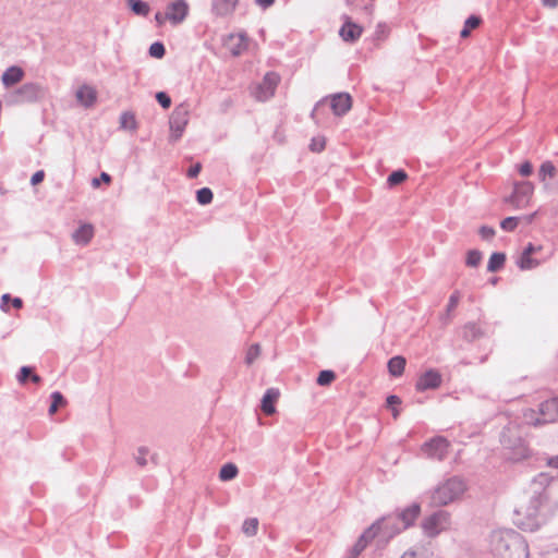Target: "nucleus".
Returning a JSON list of instances; mask_svg holds the SVG:
<instances>
[{
    "label": "nucleus",
    "instance_id": "f257e3e1",
    "mask_svg": "<svg viewBox=\"0 0 558 558\" xmlns=\"http://www.w3.org/2000/svg\"><path fill=\"white\" fill-rule=\"evenodd\" d=\"M554 476L537 474L530 485L529 501L515 510L517 524L525 531H535L558 512V499L554 496Z\"/></svg>",
    "mask_w": 558,
    "mask_h": 558
},
{
    "label": "nucleus",
    "instance_id": "f03ea898",
    "mask_svg": "<svg viewBox=\"0 0 558 558\" xmlns=\"http://www.w3.org/2000/svg\"><path fill=\"white\" fill-rule=\"evenodd\" d=\"M489 548L494 558H529L530 555L527 542L514 530L494 531Z\"/></svg>",
    "mask_w": 558,
    "mask_h": 558
},
{
    "label": "nucleus",
    "instance_id": "7ed1b4c3",
    "mask_svg": "<svg viewBox=\"0 0 558 558\" xmlns=\"http://www.w3.org/2000/svg\"><path fill=\"white\" fill-rule=\"evenodd\" d=\"M500 444L506 459L519 462L529 457L530 450L523 439L521 427L515 423H509L500 433Z\"/></svg>",
    "mask_w": 558,
    "mask_h": 558
},
{
    "label": "nucleus",
    "instance_id": "20e7f679",
    "mask_svg": "<svg viewBox=\"0 0 558 558\" xmlns=\"http://www.w3.org/2000/svg\"><path fill=\"white\" fill-rule=\"evenodd\" d=\"M465 489L464 481L458 476H452L436 487L432 500L435 505L446 506L458 499Z\"/></svg>",
    "mask_w": 558,
    "mask_h": 558
},
{
    "label": "nucleus",
    "instance_id": "39448f33",
    "mask_svg": "<svg viewBox=\"0 0 558 558\" xmlns=\"http://www.w3.org/2000/svg\"><path fill=\"white\" fill-rule=\"evenodd\" d=\"M524 420L533 426H542L558 421V398H551L542 402L538 410H527Z\"/></svg>",
    "mask_w": 558,
    "mask_h": 558
},
{
    "label": "nucleus",
    "instance_id": "423d86ee",
    "mask_svg": "<svg viewBox=\"0 0 558 558\" xmlns=\"http://www.w3.org/2000/svg\"><path fill=\"white\" fill-rule=\"evenodd\" d=\"M44 96V88L37 83H25L13 92L9 98L8 104L19 105L24 102H34Z\"/></svg>",
    "mask_w": 558,
    "mask_h": 558
},
{
    "label": "nucleus",
    "instance_id": "0eeeda50",
    "mask_svg": "<svg viewBox=\"0 0 558 558\" xmlns=\"http://www.w3.org/2000/svg\"><path fill=\"white\" fill-rule=\"evenodd\" d=\"M189 106L184 102L177 106L172 111L169 119L171 142H177L182 137L183 132L189 123Z\"/></svg>",
    "mask_w": 558,
    "mask_h": 558
},
{
    "label": "nucleus",
    "instance_id": "6e6552de",
    "mask_svg": "<svg viewBox=\"0 0 558 558\" xmlns=\"http://www.w3.org/2000/svg\"><path fill=\"white\" fill-rule=\"evenodd\" d=\"M534 193V184L530 181L514 182L511 195L506 202L512 204L515 208H524L529 205Z\"/></svg>",
    "mask_w": 558,
    "mask_h": 558
},
{
    "label": "nucleus",
    "instance_id": "1a4fd4ad",
    "mask_svg": "<svg viewBox=\"0 0 558 558\" xmlns=\"http://www.w3.org/2000/svg\"><path fill=\"white\" fill-rule=\"evenodd\" d=\"M449 441L442 436H435L422 445V452L429 459L442 461L449 450Z\"/></svg>",
    "mask_w": 558,
    "mask_h": 558
},
{
    "label": "nucleus",
    "instance_id": "9d476101",
    "mask_svg": "<svg viewBox=\"0 0 558 558\" xmlns=\"http://www.w3.org/2000/svg\"><path fill=\"white\" fill-rule=\"evenodd\" d=\"M449 525V513L438 510L424 519L422 527L427 536L434 537Z\"/></svg>",
    "mask_w": 558,
    "mask_h": 558
},
{
    "label": "nucleus",
    "instance_id": "9b49d317",
    "mask_svg": "<svg viewBox=\"0 0 558 558\" xmlns=\"http://www.w3.org/2000/svg\"><path fill=\"white\" fill-rule=\"evenodd\" d=\"M280 76L276 72H267L263 81L255 87L254 96L258 101L268 100L274 96Z\"/></svg>",
    "mask_w": 558,
    "mask_h": 558
},
{
    "label": "nucleus",
    "instance_id": "f8f14e48",
    "mask_svg": "<svg viewBox=\"0 0 558 558\" xmlns=\"http://www.w3.org/2000/svg\"><path fill=\"white\" fill-rule=\"evenodd\" d=\"M395 518H398L396 512L381 517L374 522L379 524L378 535H381L386 539H390L405 530L401 526V521L393 520Z\"/></svg>",
    "mask_w": 558,
    "mask_h": 558
},
{
    "label": "nucleus",
    "instance_id": "ddd939ff",
    "mask_svg": "<svg viewBox=\"0 0 558 558\" xmlns=\"http://www.w3.org/2000/svg\"><path fill=\"white\" fill-rule=\"evenodd\" d=\"M378 523H373L367 527L350 549L347 558H356L366 548L368 543L378 535Z\"/></svg>",
    "mask_w": 558,
    "mask_h": 558
},
{
    "label": "nucleus",
    "instance_id": "4468645a",
    "mask_svg": "<svg viewBox=\"0 0 558 558\" xmlns=\"http://www.w3.org/2000/svg\"><path fill=\"white\" fill-rule=\"evenodd\" d=\"M168 21L172 25L181 24L189 14V4L185 0H175L167 7Z\"/></svg>",
    "mask_w": 558,
    "mask_h": 558
},
{
    "label": "nucleus",
    "instance_id": "2eb2a0df",
    "mask_svg": "<svg viewBox=\"0 0 558 558\" xmlns=\"http://www.w3.org/2000/svg\"><path fill=\"white\" fill-rule=\"evenodd\" d=\"M441 384V375L437 369L430 368L424 372L416 380L415 388L417 391L436 389Z\"/></svg>",
    "mask_w": 558,
    "mask_h": 558
},
{
    "label": "nucleus",
    "instance_id": "dca6fc26",
    "mask_svg": "<svg viewBox=\"0 0 558 558\" xmlns=\"http://www.w3.org/2000/svg\"><path fill=\"white\" fill-rule=\"evenodd\" d=\"M329 107L335 116H344L352 107V98L348 93H338L330 97Z\"/></svg>",
    "mask_w": 558,
    "mask_h": 558
},
{
    "label": "nucleus",
    "instance_id": "f3484780",
    "mask_svg": "<svg viewBox=\"0 0 558 558\" xmlns=\"http://www.w3.org/2000/svg\"><path fill=\"white\" fill-rule=\"evenodd\" d=\"M420 513H421L420 504L413 502L410 506H408L401 510H397L396 514L398 515V518H395L393 520H397V521L400 520L401 526L407 530L414 524V522L418 518Z\"/></svg>",
    "mask_w": 558,
    "mask_h": 558
},
{
    "label": "nucleus",
    "instance_id": "a211bd4d",
    "mask_svg": "<svg viewBox=\"0 0 558 558\" xmlns=\"http://www.w3.org/2000/svg\"><path fill=\"white\" fill-rule=\"evenodd\" d=\"M362 33V26L352 22L350 17L345 19L344 23L339 29V35L342 40L350 44L355 43L361 37Z\"/></svg>",
    "mask_w": 558,
    "mask_h": 558
},
{
    "label": "nucleus",
    "instance_id": "6ab92c4d",
    "mask_svg": "<svg viewBox=\"0 0 558 558\" xmlns=\"http://www.w3.org/2000/svg\"><path fill=\"white\" fill-rule=\"evenodd\" d=\"M485 335L486 332L481 325L474 322L466 323L461 329V337L468 342L476 341Z\"/></svg>",
    "mask_w": 558,
    "mask_h": 558
},
{
    "label": "nucleus",
    "instance_id": "aec40b11",
    "mask_svg": "<svg viewBox=\"0 0 558 558\" xmlns=\"http://www.w3.org/2000/svg\"><path fill=\"white\" fill-rule=\"evenodd\" d=\"M75 97L82 106L89 108L96 102L97 93L95 88L85 84L76 90Z\"/></svg>",
    "mask_w": 558,
    "mask_h": 558
},
{
    "label": "nucleus",
    "instance_id": "412c9836",
    "mask_svg": "<svg viewBox=\"0 0 558 558\" xmlns=\"http://www.w3.org/2000/svg\"><path fill=\"white\" fill-rule=\"evenodd\" d=\"M279 398V391L275 388H269L264 393L260 401V409L266 415H271L276 412L275 403Z\"/></svg>",
    "mask_w": 558,
    "mask_h": 558
},
{
    "label": "nucleus",
    "instance_id": "4be33fe9",
    "mask_svg": "<svg viewBox=\"0 0 558 558\" xmlns=\"http://www.w3.org/2000/svg\"><path fill=\"white\" fill-rule=\"evenodd\" d=\"M94 236V227L90 223L81 225L72 234L77 245H87Z\"/></svg>",
    "mask_w": 558,
    "mask_h": 558
},
{
    "label": "nucleus",
    "instance_id": "5701e85b",
    "mask_svg": "<svg viewBox=\"0 0 558 558\" xmlns=\"http://www.w3.org/2000/svg\"><path fill=\"white\" fill-rule=\"evenodd\" d=\"M23 76V70L20 66L12 65L3 72L1 80L5 87H11L17 84Z\"/></svg>",
    "mask_w": 558,
    "mask_h": 558
},
{
    "label": "nucleus",
    "instance_id": "b1692460",
    "mask_svg": "<svg viewBox=\"0 0 558 558\" xmlns=\"http://www.w3.org/2000/svg\"><path fill=\"white\" fill-rule=\"evenodd\" d=\"M239 0H213L211 10L217 16L232 13Z\"/></svg>",
    "mask_w": 558,
    "mask_h": 558
},
{
    "label": "nucleus",
    "instance_id": "393cba45",
    "mask_svg": "<svg viewBox=\"0 0 558 558\" xmlns=\"http://www.w3.org/2000/svg\"><path fill=\"white\" fill-rule=\"evenodd\" d=\"M407 361L401 355H396L388 361V372L393 377H399L403 374Z\"/></svg>",
    "mask_w": 558,
    "mask_h": 558
},
{
    "label": "nucleus",
    "instance_id": "a878e982",
    "mask_svg": "<svg viewBox=\"0 0 558 558\" xmlns=\"http://www.w3.org/2000/svg\"><path fill=\"white\" fill-rule=\"evenodd\" d=\"M130 10L138 16H147L150 12V7L143 0H125Z\"/></svg>",
    "mask_w": 558,
    "mask_h": 558
},
{
    "label": "nucleus",
    "instance_id": "bb28decb",
    "mask_svg": "<svg viewBox=\"0 0 558 558\" xmlns=\"http://www.w3.org/2000/svg\"><path fill=\"white\" fill-rule=\"evenodd\" d=\"M506 262V254L501 252H495L490 255L488 264H487V270L489 272H496L500 270Z\"/></svg>",
    "mask_w": 558,
    "mask_h": 558
},
{
    "label": "nucleus",
    "instance_id": "cd10ccee",
    "mask_svg": "<svg viewBox=\"0 0 558 558\" xmlns=\"http://www.w3.org/2000/svg\"><path fill=\"white\" fill-rule=\"evenodd\" d=\"M238 473V466L232 462H228L221 466L219 471V478L223 482H228L235 478Z\"/></svg>",
    "mask_w": 558,
    "mask_h": 558
},
{
    "label": "nucleus",
    "instance_id": "c85d7f7f",
    "mask_svg": "<svg viewBox=\"0 0 558 558\" xmlns=\"http://www.w3.org/2000/svg\"><path fill=\"white\" fill-rule=\"evenodd\" d=\"M555 174H556V167L554 166V163L551 161L547 160L541 165L539 170H538L539 181L546 182L547 178H554Z\"/></svg>",
    "mask_w": 558,
    "mask_h": 558
},
{
    "label": "nucleus",
    "instance_id": "c756f323",
    "mask_svg": "<svg viewBox=\"0 0 558 558\" xmlns=\"http://www.w3.org/2000/svg\"><path fill=\"white\" fill-rule=\"evenodd\" d=\"M408 179V174L404 170L398 169L392 171L387 178V184L389 186H396L403 183Z\"/></svg>",
    "mask_w": 558,
    "mask_h": 558
},
{
    "label": "nucleus",
    "instance_id": "7c9ffc66",
    "mask_svg": "<svg viewBox=\"0 0 558 558\" xmlns=\"http://www.w3.org/2000/svg\"><path fill=\"white\" fill-rule=\"evenodd\" d=\"M120 125L122 129H128V130H133V131L136 130L137 123H136L135 116L129 111L123 112L120 116Z\"/></svg>",
    "mask_w": 558,
    "mask_h": 558
},
{
    "label": "nucleus",
    "instance_id": "2f4dec72",
    "mask_svg": "<svg viewBox=\"0 0 558 558\" xmlns=\"http://www.w3.org/2000/svg\"><path fill=\"white\" fill-rule=\"evenodd\" d=\"M214 198L213 191L209 187H202L196 191V201L201 205H208Z\"/></svg>",
    "mask_w": 558,
    "mask_h": 558
},
{
    "label": "nucleus",
    "instance_id": "473e14b6",
    "mask_svg": "<svg viewBox=\"0 0 558 558\" xmlns=\"http://www.w3.org/2000/svg\"><path fill=\"white\" fill-rule=\"evenodd\" d=\"M51 398V404L49 407V413L53 414L57 412L59 407H62L65 404V398L60 391H53L50 396Z\"/></svg>",
    "mask_w": 558,
    "mask_h": 558
},
{
    "label": "nucleus",
    "instance_id": "72a5a7b5",
    "mask_svg": "<svg viewBox=\"0 0 558 558\" xmlns=\"http://www.w3.org/2000/svg\"><path fill=\"white\" fill-rule=\"evenodd\" d=\"M336 379V374L333 371H330V369H324V371H320L318 376H317V379H316V383L319 385V386H328L330 385L333 380Z\"/></svg>",
    "mask_w": 558,
    "mask_h": 558
},
{
    "label": "nucleus",
    "instance_id": "f704fd0d",
    "mask_svg": "<svg viewBox=\"0 0 558 558\" xmlns=\"http://www.w3.org/2000/svg\"><path fill=\"white\" fill-rule=\"evenodd\" d=\"M538 264L539 263L536 259L532 258L530 255H524L523 252L518 260V266L522 270L532 269V268L538 266Z\"/></svg>",
    "mask_w": 558,
    "mask_h": 558
},
{
    "label": "nucleus",
    "instance_id": "c9c22d12",
    "mask_svg": "<svg viewBox=\"0 0 558 558\" xmlns=\"http://www.w3.org/2000/svg\"><path fill=\"white\" fill-rule=\"evenodd\" d=\"M258 520L256 518L246 519L242 525L243 532L247 536H254L257 533Z\"/></svg>",
    "mask_w": 558,
    "mask_h": 558
},
{
    "label": "nucleus",
    "instance_id": "e433bc0d",
    "mask_svg": "<svg viewBox=\"0 0 558 558\" xmlns=\"http://www.w3.org/2000/svg\"><path fill=\"white\" fill-rule=\"evenodd\" d=\"M482 253L478 250H470L466 254L465 264L469 267H477L482 260Z\"/></svg>",
    "mask_w": 558,
    "mask_h": 558
},
{
    "label": "nucleus",
    "instance_id": "4c0bfd02",
    "mask_svg": "<svg viewBox=\"0 0 558 558\" xmlns=\"http://www.w3.org/2000/svg\"><path fill=\"white\" fill-rule=\"evenodd\" d=\"M149 56L156 59H161L166 54L165 45L161 41H155L149 47Z\"/></svg>",
    "mask_w": 558,
    "mask_h": 558
},
{
    "label": "nucleus",
    "instance_id": "58836bf2",
    "mask_svg": "<svg viewBox=\"0 0 558 558\" xmlns=\"http://www.w3.org/2000/svg\"><path fill=\"white\" fill-rule=\"evenodd\" d=\"M259 354H260L259 344H257V343L252 344L246 352L245 363L247 365L253 364L255 362V360L259 356Z\"/></svg>",
    "mask_w": 558,
    "mask_h": 558
},
{
    "label": "nucleus",
    "instance_id": "ea45409f",
    "mask_svg": "<svg viewBox=\"0 0 558 558\" xmlns=\"http://www.w3.org/2000/svg\"><path fill=\"white\" fill-rule=\"evenodd\" d=\"M34 368L32 366H22L20 368L19 374L16 375V379L21 385H25L33 374Z\"/></svg>",
    "mask_w": 558,
    "mask_h": 558
},
{
    "label": "nucleus",
    "instance_id": "a19ab883",
    "mask_svg": "<svg viewBox=\"0 0 558 558\" xmlns=\"http://www.w3.org/2000/svg\"><path fill=\"white\" fill-rule=\"evenodd\" d=\"M518 223H519L518 217H507L504 220H501L500 227L502 230H505L507 232H511L518 227Z\"/></svg>",
    "mask_w": 558,
    "mask_h": 558
},
{
    "label": "nucleus",
    "instance_id": "79ce46f5",
    "mask_svg": "<svg viewBox=\"0 0 558 558\" xmlns=\"http://www.w3.org/2000/svg\"><path fill=\"white\" fill-rule=\"evenodd\" d=\"M388 33H389L388 26L384 23H379V24H377V26L375 28L373 38H374V40H378V41L384 40L387 38Z\"/></svg>",
    "mask_w": 558,
    "mask_h": 558
},
{
    "label": "nucleus",
    "instance_id": "37998d69",
    "mask_svg": "<svg viewBox=\"0 0 558 558\" xmlns=\"http://www.w3.org/2000/svg\"><path fill=\"white\" fill-rule=\"evenodd\" d=\"M387 407L392 409V416L397 418L399 416V410L396 408V405L401 403V399L396 395H390L386 399Z\"/></svg>",
    "mask_w": 558,
    "mask_h": 558
},
{
    "label": "nucleus",
    "instance_id": "c03bdc74",
    "mask_svg": "<svg viewBox=\"0 0 558 558\" xmlns=\"http://www.w3.org/2000/svg\"><path fill=\"white\" fill-rule=\"evenodd\" d=\"M325 145H326L325 137H323V136L313 137L311 141V144H310V149L314 153H320L325 149Z\"/></svg>",
    "mask_w": 558,
    "mask_h": 558
},
{
    "label": "nucleus",
    "instance_id": "a18cd8bd",
    "mask_svg": "<svg viewBox=\"0 0 558 558\" xmlns=\"http://www.w3.org/2000/svg\"><path fill=\"white\" fill-rule=\"evenodd\" d=\"M156 100L163 109H168L171 106V98L166 92L156 93Z\"/></svg>",
    "mask_w": 558,
    "mask_h": 558
},
{
    "label": "nucleus",
    "instance_id": "49530a36",
    "mask_svg": "<svg viewBox=\"0 0 558 558\" xmlns=\"http://www.w3.org/2000/svg\"><path fill=\"white\" fill-rule=\"evenodd\" d=\"M482 23V17L478 16V15H470L465 22H464V27H466L468 29L472 31V29H475L477 28Z\"/></svg>",
    "mask_w": 558,
    "mask_h": 558
},
{
    "label": "nucleus",
    "instance_id": "de8ad7c7",
    "mask_svg": "<svg viewBox=\"0 0 558 558\" xmlns=\"http://www.w3.org/2000/svg\"><path fill=\"white\" fill-rule=\"evenodd\" d=\"M111 180L112 179H111L110 174H108L107 172H101L98 178H94L92 180V186L94 189H98L102 182L106 184H109L111 182Z\"/></svg>",
    "mask_w": 558,
    "mask_h": 558
},
{
    "label": "nucleus",
    "instance_id": "09e8293b",
    "mask_svg": "<svg viewBox=\"0 0 558 558\" xmlns=\"http://www.w3.org/2000/svg\"><path fill=\"white\" fill-rule=\"evenodd\" d=\"M148 453V449L145 447H141L135 454V461L140 466H145L147 464L146 456Z\"/></svg>",
    "mask_w": 558,
    "mask_h": 558
},
{
    "label": "nucleus",
    "instance_id": "8fccbe9b",
    "mask_svg": "<svg viewBox=\"0 0 558 558\" xmlns=\"http://www.w3.org/2000/svg\"><path fill=\"white\" fill-rule=\"evenodd\" d=\"M478 233L483 240H492L495 236V229L489 226H482Z\"/></svg>",
    "mask_w": 558,
    "mask_h": 558
},
{
    "label": "nucleus",
    "instance_id": "3c124183",
    "mask_svg": "<svg viewBox=\"0 0 558 558\" xmlns=\"http://www.w3.org/2000/svg\"><path fill=\"white\" fill-rule=\"evenodd\" d=\"M518 171L522 177H529L533 173V165L526 160L518 167Z\"/></svg>",
    "mask_w": 558,
    "mask_h": 558
},
{
    "label": "nucleus",
    "instance_id": "603ef678",
    "mask_svg": "<svg viewBox=\"0 0 558 558\" xmlns=\"http://www.w3.org/2000/svg\"><path fill=\"white\" fill-rule=\"evenodd\" d=\"M459 301H460V293H459V291H454L449 298V301L447 304V313H450L451 311H453L457 307Z\"/></svg>",
    "mask_w": 558,
    "mask_h": 558
},
{
    "label": "nucleus",
    "instance_id": "864d4df0",
    "mask_svg": "<svg viewBox=\"0 0 558 558\" xmlns=\"http://www.w3.org/2000/svg\"><path fill=\"white\" fill-rule=\"evenodd\" d=\"M201 170H202L201 162H196V163H194L193 166L190 167V169L186 172V175L190 179H194V178H196L199 174Z\"/></svg>",
    "mask_w": 558,
    "mask_h": 558
},
{
    "label": "nucleus",
    "instance_id": "5fc2aeb1",
    "mask_svg": "<svg viewBox=\"0 0 558 558\" xmlns=\"http://www.w3.org/2000/svg\"><path fill=\"white\" fill-rule=\"evenodd\" d=\"M327 106H328V104H327V99H326V98H325V99L319 100V101L315 105L314 109L312 110L311 117H312L314 120H316V117H317L318 112H319L322 109H324L325 107H327Z\"/></svg>",
    "mask_w": 558,
    "mask_h": 558
},
{
    "label": "nucleus",
    "instance_id": "6e6d98bb",
    "mask_svg": "<svg viewBox=\"0 0 558 558\" xmlns=\"http://www.w3.org/2000/svg\"><path fill=\"white\" fill-rule=\"evenodd\" d=\"M45 178V172L43 170H39V171H36L32 178H31V183L32 185H37L39 184L40 182H43Z\"/></svg>",
    "mask_w": 558,
    "mask_h": 558
},
{
    "label": "nucleus",
    "instance_id": "4d7b16f0",
    "mask_svg": "<svg viewBox=\"0 0 558 558\" xmlns=\"http://www.w3.org/2000/svg\"><path fill=\"white\" fill-rule=\"evenodd\" d=\"M155 21H156V23H157V25H158V26L163 25V23H165L166 21H168L167 12H165V13L157 12V13L155 14Z\"/></svg>",
    "mask_w": 558,
    "mask_h": 558
},
{
    "label": "nucleus",
    "instance_id": "13d9d810",
    "mask_svg": "<svg viewBox=\"0 0 558 558\" xmlns=\"http://www.w3.org/2000/svg\"><path fill=\"white\" fill-rule=\"evenodd\" d=\"M9 301H11V295L9 293H4L2 296H1V310L3 312H8L9 311V307L7 305V303H9Z\"/></svg>",
    "mask_w": 558,
    "mask_h": 558
},
{
    "label": "nucleus",
    "instance_id": "bf43d9fd",
    "mask_svg": "<svg viewBox=\"0 0 558 558\" xmlns=\"http://www.w3.org/2000/svg\"><path fill=\"white\" fill-rule=\"evenodd\" d=\"M538 250H541V247H539V246H538V247H536V246H534L532 243H529V244L524 247L523 253H524V255H530V256H532V254H534V253H535L536 251H538Z\"/></svg>",
    "mask_w": 558,
    "mask_h": 558
},
{
    "label": "nucleus",
    "instance_id": "052dcab7",
    "mask_svg": "<svg viewBox=\"0 0 558 558\" xmlns=\"http://www.w3.org/2000/svg\"><path fill=\"white\" fill-rule=\"evenodd\" d=\"M256 4H258L263 9H267L275 3V0H255Z\"/></svg>",
    "mask_w": 558,
    "mask_h": 558
},
{
    "label": "nucleus",
    "instance_id": "680f3d73",
    "mask_svg": "<svg viewBox=\"0 0 558 558\" xmlns=\"http://www.w3.org/2000/svg\"><path fill=\"white\" fill-rule=\"evenodd\" d=\"M544 558H558V548L548 549L544 554Z\"/></svg>",
    "mask_w": 558,
    "mask_h": 558
},
{
    "label": "nucleus",
    "instance_id": "e2e57ef3",
    "mask_svg": "<svg viewBox=\"0 0 558 558\" xmlns=\"http://www.w3.org/2000/svg\"><path fill=\"white\" fill-rule=\"evenodd\" d=\"M11 303H12V306L16 310H19L23 306V301L21 298H12L11 296Z\"/></svg>",
    "mask_w": 558,
    "mask_h": 558
},
{
    "label": "nucleus",
    "instance_id": "0e129e2a",
    "mask_svg": "<svg viewBox=\"0 0 558 558\" xmlns=\"http://www.w3.org/2000/svg\"><path fill=\"white\" fill-rule=\"evenodd\" d=\"M548 465L558 470V456L549 458Z\"/></svg>",
    "mask_w": 558,
    "mask_h": 558
},
{
    "label": "nucleus",
    "instance_id": "69168bd1",
    "mask_svg": "<svg viewBox=\"0 0 558 558\" xmlns=\"http://www.w3.org/2000/svg\"><path fill=\"white\" fill-rule=\"evenodd\" d=\"M542 1L545 7L556 8L558 5V0H542Z\"/></svg>",
    "mask_w": 558,
    "mask_h": 558
},
{
    "label": "nucleus",
    "instance_id": "338daca9",
    "mask_svg": "<svg viewBox=\"0 0 558 558\" xmlns=\"http://www.w3.org/2000/svg\"><path fill=\"white\" fill-rule=\"evenodd\" d=\"M29 379L35 384L41 383V377L39 375L35 374V372H33Z\"/></svg>",
    "mask_w": 558,
    "mask_h": 558
},
{
    "label": "nucleus",
    "instance_id": "774afa93",
    "mask_svg": "<svg viewBox=\"0 0 558 558\" xmlns=\"http://www.w3.org/2000/svg\"><path fill=\"white\" fill-rule=\"evenodd\" d=\"M401 558H416V553L413 550H408L401 556Z\"/></svg>",
    "mask_w": 558,
    "mask_h": 558
}]
</instances>
